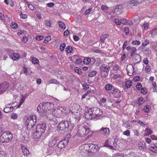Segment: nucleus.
Instances as JSON below:
<instances>
[{"mask_svg":"<svg viewBox=\"0 0 157 157\" xmlns=\"http://www.w3.org/2000/svg\"><path fill=\"white\" fill-rule=\"evenodd\" d=\"M98 132L102 135H107L110 134L109 129L107 127H102L100 130H98Z\"/></svg>","mask_w":157,"mask_h":157,"instance_id":"nucleus-13","label":"nucleus"},{"mask_svg":"<svg viewBox=\"0 0 157 157\" xmlns=\"http://www.w3.org/2000/svg\"><path fill=\"white\" fill-rule=\"evenodd\" d=\"M153 87L154 89V91H156L157 90V86L155 82H153L152 83Z\"/></svg>","mask_w":157,"mask_h":157,"instance_id":"nucleus-46","label":"nucleus"},{"mask_svg":"<svg viewBox=\"0 0 157 157\" xmlns=\"http://www.w3.org/2000/svg\"><path fill=\"white\" fill-rule=\"evenodd\" d=\"M91 112H92V118H95L97 117L101 116L102 114V110L97 107H94L91 108Z\"/></svg>","mask_w":157,"mask_h":157,"instance_id":"nucleus-7","label":"nucleus"},{"mask_svg":"<svg viewBox=\"0 0 157 157\" xmlns=\"http://www.w3.org/2000/svg\"><path fill=\"white\" fill-rule=\"evenodd\" d=\"M97 73V71H93L89 73L88 76L90 77H93Z\"/></svg>","mask_w":157,"mask_h":157,"instance_id":"nucleus-31","label":"nucleus"},{"mask_svg":"<svg viewBox=\"0 0 157 157\" xmlns=\"http://www.w3.org/2000/svg\"><path fill=\"white\" fill-rule=\"evenodd\" d=\"M109 69L110 67L109 66L101 65L100 67V74L101 76L104 78L107 77L108 75Z\"/></svg>","mask_w":157,"mask_h":157,"instance_id":"nucleus-6","label":"nucleus"},{"mask_svg":"<svg viewBox=\"0 0 157 157\" xmlns=\"http://www.w3.org/2000/svg\"><path fill=\"white\" fill-rule=\"evenodd\" d=\"M138 146L140 149H145L146 148V146L145 143L144 142H140Z\"/></svg>","mask_w":157,"mask_h":157,"instance_id":"nucleus-28","label":"nucleus"},{"mask_svg":"<svg viewBox=\"0 0 157 157\" xmlns=\"http://www.w3.org/2000/svg\"><path fill=\"white\" fill-rule=\"evenodd\" d=\"M54 106L53 104L49 102H42L40 103L37 107V111L40 113H43L51 109Z\"/></svg>","mask_w":157,"mask_h":157,"instance_id":"nucleus-1","label":"nucleus"},{"mask_svg":"<svg viewBox=\"0 0 157 157\" xmlns=\"http://www.w3.org/2000/svg\"><path fill=\"white\" fill-rule=\"evenodd\" d=\"M12 137V134L10 132H5L0 136V143L9 142L11 140Z\"/></svg>","mask_w":157,"mask_h":157,"instance_id":"nucleus-5","label":"nucleus"},{"mask_svg":"<svg viewBox=\"0 0 157 157\" xmlns=\"http://www.w3.org/2000/svg\"><path fill=\"white\" fill-rule=\"evenodd\" d=\"M82 63V60L80 59H76L75 60V63L76 64H81V63Z\"/></svg>","mask_w":157,"mask_h":157,"instance_id":"nucleus-61","label":"nucleus"},{"mask_svg":"<svg viewBox=\"0 0 157 157\" xmlns=\"http://www.w3.org/2000/svg\"><path fill=\"white\" fill-rule=\"evenodd\" d=\"M45 23L46 25L50 27H51L52 26V25L51 24V22L50 20H46L45 21Z\"/></svg>","mask_w":157,"mask_h":157,"instance_id":"nucleus-42","label":"nucleus"},{"mask_svg":"<svg viewBox=\"0 0 157 157\" xmlns=\"http://www.w3.org/2000/svg\"><path fill=\"white\" fill-rule=\"evenodd\" d=\"M151 108L149 105H147L145 106L144 108V109L145 112L148 113L150 111Z\"/></svg>","mask_w":157,"mask_h":157,"instance_id":"nucleus-37","label":"nucleus"},{"mask_svg":"<svg viewBox=\"0 0 157 157\" xmlns=\"http://www.w3.org/2000/svg\"><path fill=\"white\" fill-rule=\"evenodd\" d=\"M152 133V132L150 129L148 128L145 129L144 130V135L147 136H149Z\"/></svg>","mask_w":157,"mask_h":157,"instance_id":"nucleus-27","label":"nucleus"},{"mask_svg":"<svg viewBox=\"0 0 157 157\" xmlns=\"http://www.w3.org/2000/svg\"><path fill=\"white\" fill-rule=\"evenodd\" d=\"M132 85V82L130 80L127 81L126 82L125 84L123 86V87L124 90H127Z\"/></svg>","mask_w":157,"mask_h":157,"instance_id":"nucleus-21","label":"nucleus"},{"mask_svg":"<svg viewBox=\"0 0 157 157\" xmlns=\"http://www.w3.org/2000/svg\"><path fill=\"white\" fill-rule=\"evenodd\" d=\"M58 139L57 136H53L52 137V139L49 141L48 145L50 147H53L56 144Z\"/></svg>","mask_w":157,"mask_h":157,"instance_id":"nucleus-16","label":"nucleus"},{"mask_svg":"<svg viewBox=\"0 0 157 157\" xmlns=\"http://www.w3.org/2000/svg\"><path fill=\"white\" fill-rule=\"evenodd\" d=\"M54 5L55 4L53 2H50L46 4V5L48 7L51 8L53 7L54 6Z\"/></svg>","mask_w":157,"mask_h":157,"instance_id":"nucleus-53","label":"nucleus"},{"mask_svg":"<svg viewBox=\"0 0 157 157\" xmlns=\"http://www.w3.org/2000/svg\"><path fill=\"white\" fill-rule=\"evenodd\" d=\"M78 129V134L81 136H83L87 135L90 131L89 128H88L81 125L79 126Z\"/></svg>","mask_w":157,"mask_h":157,"instance_id":"nucleus-8","label":"nucleus"},{"mask_svg":"<svg viewBox=\"0 0 157 157\" xmlns=\"http://www.w3.org/2000/svg\"><path fill=\"white\" fill-rule=\"evenodd\" d=\"M127 71L128 74L130 76H132L134 71L133 66L131 64L128 65L127 67Z\"/></svg>","mask_w":157,"mask_h":157,"instance_id":"nucleus-15","label":"nucleus"},{"mask_svg":"<svg viewBox=\"0 0 157 157\" xmlns=\"http://www.w3.org/2000/svg\"><path fill=\"white\" fill-rule=\"evenodd\" d=\"M111 93L115 98H119L121 97V92L118 89H113L112 90Z\"/></svg>","mask_w":157,"mask_h":157,"instance_id":"nucleus-11","label":"nucleus"},{"mask_svg":"<svg viewBox=\"0 0 157 157\" xmlns=\"http://www.w3.org/2000/svg\"><path fill=\"white\" fill-rule=\"evenodd\" d=\"M123 134L127 136H129L130 135V132L129 130H126L123 132Z\"/></svg>","mask_w":157,"mask_h":157,"instance_id":"nucleus-57","label":"nucleus"},{"mask_svg":"<svg viewBox=\"0 0 157 157\" xmlns=\"http://www.w3.org/2000/svg\"><path fill=\"white\" fill-rule=\"evenodd\" d=\"M36 122V117L35 115H30L28 117L25 125L28 130H31L34 126Z\"/></svg>","mask_w":157,"mask_h":157,"instance_id":"nucleus-2","label":"nucleus"},{"mask_svg":"<svg viewBox=\"0 0 157 157\" xmlns=\"http://www.w3.org/2000/svg\"><path fill=\"white\" fill-rule=\"evenodd\" d=\"M51 40V37L50 36H47L44 40L43 42L45 43H48L49 41Z\"/></svg>","mask_w":157,"mask_h":157,"instance_id":"nucleus-43","label":"nucleus"},{"mask_svg":"<svg viewBox=\"0 0 157 157\" xmlns=\"http://www.w3.org/2000/svg\"><path fill=\"white\" fill-rule=\"evenodd\" d=\"M151 36H154L157 35V28L155 29L154 30L151 31L150 33Z\"/></svg>","mask_w":157,"mask_h":157,"instance_id":"nucleus-35","label":"nucleus"},{"mask_svg":"<svg viewBox=\"0 0 157 157\" xmlns=\"http://www.w3.org/2000/svg\"><path fill=\"white\" fill-rule=\"evenodd\" d=\"M113 78L114 79L121 78V76L119 74H117L113 75Z\"/></svg>","mask_w":157,"mask_h":157,"instance_id":"nucleus-52","label":"nucleus"},{"mask_svg":"<svg viewBox=\"0 0 157 157\" xmlns=\"http://www.w3.org/2000/svg\"><path fill=\"white\" fill-rule=\"evenodd\" d=\"M109 140H107L105 143V146H106L112 149H113V147L110 145L109 144Z\"/></svg>","mask_w":157,"mask_h":157,"instance_id":"nucleus-39","label":"nucleus"},{"mask_svg":"<svg viewBox=\"0 0 157 157\" xmlns=\"http://www.w3.org/2000/svg\"><path fill=\"white\" fill-rule=\"evenodd\" d=\"M148 24L147 23H144L143 25H141L142 28H143V27L144 29L145 30H147L148 29Z\"/></svg>","mask_w":157,"mask_h":157,"instance_id":"nucleus-49","label":"nucleus"},{"mask_svg":"<svg viewBox=\"0 0 157 157\" xmlns=\"http://www.w3.org/2000/svg\"><path fill=\"white\" fill-rule=\"evenodd\" d=\"M32 62L34 64H37L39 62V60L35 57H33L32 59Z\"/></svg>","mask_w":157,"mask_h":157,"instance_id":"nucleus-41","label":"nucleus"},{"mask_svg":"<svg viewBox=\"0 0 157 157\" xmlns=\"http://www.w3.org/2000/svg\"><path fill=\"white\" fill-rule=\"evenodd\" d=\"M12 59L14 60H16L19 59L20 57L19 54L18 53H13L11 55Z\"/></svg>","mask_w":157,"mask_h":157,"instance_id":"nucleus-23","label":"nucleus"},{"mask_svg":"<svg viewBox=\"0 0 157 157\" xmlns=\"http://www.w3.org/2000/svg\"><path fill=\"white\" fill-rule=\"evenodd\" d=\"M136 51V49L135 47H132L131 49V56H134V54Z\"/></svg>","mask_w":157,"mask_h":157,"instance_id":"nucleus-38","label":"nucleus"},{"mask_svg":"<svg viewBox=\"0 0 157 157\" xmlns=\"http://www.w3.org/2000/svg\"><path fill=\"white\" fill-rule=\"evenodd\" d=\"M66 44L65 43H63L61 44L59 47V49L60 51L61 52L63 51L64 50Z\"/></svg>","mask_w":157,"mask_h":157,"instance_id":"nucleus-33","label":"nucleus"},{"mask_svg":"<svg viewBox=\"0 0 157 157\" xmlns=\"http://www.w3.org/2000/svg\"><path fill=\"white\" fill-rule=\"evenodd\" d=\"M91 108H87L85 110V117L88 119H91L92 118V112H91Z\"/></svg>","mask_w":157,"mask_h":157,"instance_id":"nucleus-14","label":"nucleus"},{"mask_svg":"<svg viewBox=\"0 0 157 157\" xmlns=\"http://www.w3.org/2000/svg\"><path fill=\"white\" fill-rule=\"evenodd\" d=\"M46 125L45 123L38 124L36 127V131L34 133V136L35 138H39L44 133L46 128Z\"/></svg>","mask_w":157,"mask_h":157,"instance_id":"nucleus-3","label":"nucleus"},{"mask_svg":"<svg viewBox=\"0 0 157 157\" xmlns=\"http://www.w3.org/2000/svg\"><path fill=\"white\" fill-rule=\"evenodd\" d=\"M101 9L102 10L106 11L108 10L109 7L106 6L102 5L101 6Z\"/></svg>","mask_w":157,"mask_h":157,"instance_id":"nucleus-58","label":"nucleus"},{"mask_svg":"<svg viewBox=\"0 0 157 157\" xmlns=\"http://www.w3.org/2000/svg\"><path fill=\"white\" fill-rule=\"evenodd\" d=\"M144 100L143 98L140 97L139 98L138 100V105H142L144 102Z\"/></svg>","mask_w":157,"mask_h":157,"instance_id":"nucleus-29","label":"nucleus"},{"mask_svg":"<svg viewBox=\"0 0 157 157\" xmlns=\"http://www.w3.org/2000/svg\"><path fill=\"white\" fill-rule=\"evenodd\" d=\"M122 7L121 5H117L113 10V13L117 15H120L122 12Z\"/></svg>","mask_w":157,"mask_h":157,"instance_id":"nucleus-12","label":"nucleus"},{"mask_svg":"<svg viewBox=\"0 0 157 157\" xmlns=\"http://www.w3.org/2000/svg\"><path fill=\"white\" fill-rule=\"evenodd\" d=\"M58 23L59 26L62 29H64L65 28V24L63 22L60 21L58 22Z\"/></svg>","mask_w":157,"mask_h":157,"instance_id":"nucleus-45","label":"nucleus"},{"mask_svg":"<svg viewBox=\"0 0 157 157\" xmlns=\"http://www.w3.org/2000/svg\"><path fill=\"white\" fill-rule=\"evenodd\" d=\"M74 71L78 74H81L82 73L81 70L78 67H75L74 69Z\"/></svg>","mask_w":157,"mask_h":157,"instance_id":"nucleus-40","label":"nucleus"},{"mask_svg":"<svg viewBox=\"0 0 157 157\" xmlns=\"http://www.w3.org/2000/svg\"><path fill=\"white\" fill-rule=\"evenodd\" d=\"M44 39V36H37L36 37V40L38 41L43 40Z\"/></svg>","mask_w":157,"mask_h":157,"instance_id":"nucleus-48","label":"nucleus"},{"mask_svg":"<svg viewBox=\"0 0 157 157\" xmlns=\"http://www.w3.org/2000/svg\"><path fill=\"white\" fill-rule=\"evenodd\" d=\"M141 92L143 94H146L147 93L146 88L144 89L143 88H141Z\"/></svg>","mask_w":157,"mask_h":157,"instance_id":"nucleus-63","label":"nucleus"},{"mask_svg":"<svg viewBox=\"0 0 157 157\" xmlns=\"http://www.w3.org/2000/svg\"><path fill=\"white\" fill-rule=\"evenodd\" d=\"M20 16L21 18L23 19H25L27 17V15L26 14H23L22 13L20 14Z\"/></svg>","mask_w":157,"mask_h":157,"instance_id":"nucleus-59","label":"nucleus"},{"mask_svg":"<svg viewBox=\"0 0 157 157\" xmlns=\"http://www.w3.org/2000/svg\"><path fill=\"white\" fill-rule=\"evenodd\" d=\"M71 123L70 122L65 120L61 121L57 126V130L62 133L67 131L70 127Z\"/></svg>","mask_w":157,"mask_h":157,"instance_id":"nucleus-4","label":"nucleus"},{"mask_svg":"<svg viewBox=\"0 0 157 157\" xmlns=\"http://www.w3.org/2000/svg\"><path fill=\"white\" fill-rule=\"evenodd\" d=\"M114 21L116 25H121L120 19H114Z\"/></svg>","mask_w":157,"mask_h":157,"instance_id":"nucleus-54","label":"nucleus"},{"mask_svg":"<svg viewBox=\"0 0 157 157\" xmlns=\"http://www.w3.org/2000/svg\"><path fill=\"white\" fill-rule=\"evenodd\" d=\"M9 86L8 82H4L0 84V94L4 92Z\"/></svg>","mask_w":157,"mask_h":157,"instance_id":"nucleus-10","label":"nucleus"},{"mask_svg":"<svg viewBox=\"0 0 157 157\" xmlns=\"http://www.w3.org/2000/svg\"><path fill=\"white\" fill-rule=\"evenodd\" d=\"M139 19V16L137 15H135L133 18V21L136 22Z\"/></svg>","mask_w":157,"mask_h":157,"instance_id":"nucleus-62","label":"nucleus"},{"mask_svg":"<svg viewBox=\"0 0 157 157\" xmlns=\"http://www.w3.org/2000/svg\"><path fill=\"white\" fill-rule=\"evenodd\" d=\"M120 19V22H121V24L123 25L126 24V23L127 22V20L125 19Z\"/></svg>","mask_w":157,"mask_h":157,"instance_id":"nucleus-51","label":"nucleus"},{"mask_svg":"<svg viewBox=\"0 0 157 157\" xmlns=\"http://www.w3.org/2000/svg\"><path fill=\"white\" fill-rule=\"evenodd\" d=\"M109 37V35L107 34H103L100 36V40L102 43H104L105 42V39H108Z\"/></svg>","mask_w":157,"mask_h":157,"instance_id":"nucleus-19","label":"nucleus"},{"mask_svg":"<svg viewBox=\"0 0 157 157\" xmlns=\"http://www.w3.org/2000/svg\"><path fill=\"white\" fill-rule=\"evenodd\" d=\"M21 149L24 154V155L27 156L29 154V151L25 147L22 146H21Z\"/></svg>","mask_w":157,"mask_h":157,"instance_id":"nucleus-22","label":"nucleus"},{"mask_svg":"<svg viewBox=\"0 0 157 157\" xmlns=\"http://www.w3.org/2000/svg\"><path fill=\"white\" fill-rule=\"evenodd\" d=\"M25 98L24 96H22V98L21 99L20 102H19L20 104L18 105V106L17 107V108H19L20 107L22 103L24 102L25 100Z\"/></svg>","mask_w":157,"mask_h":157,"instance_id":"nucleus-44","label":"nucleus"},{"mask_svg":"<svg viewBox=\"0 0 157 157\" xmlns=\"http://www.w3.org/2000/svg\"><path fill=\"white\" fill-rule=\"evenodd\" d=\"M151 69L150 67L148 65H147L145 67V71L147 72H148L150 71Z\"/></svg>","mask_w":157,"mask_h":157,"instance_id":"nucleus-56","label":"nucleus"},{"mask_svg":"<svg viewBox=\"0 0 157 157\" xmlns=\"http://www.w3.org/2000/svg\"><path fill=\"white\" fill-rule=\"evenodd\" d=\"M73 48L71 46H68L65 49V51L67 53H71L73 51Z\"/></svg>","mask_w":157,"mask_h":157,"instance_id":"nucleus-26","label":"nucleus"},{"mask_svg":"<svg viewBox=\"0 0 157 157\" xmlns=\"http://www.w3.org/2000/svg\"><path fill=\"white\" fill-rule=\"evenodd\" d=\"M65 110V109L63 107H59V108H58L57 109V111H56V112H57L58 113H61L62 112H64Z\"/></svg>","mask_w":157,"mask_h":157,"instance_id":"nucleus-30","label":"nucleus"},{"mask_svg":"<svg viewBox=\"0 0 157 157\" xmlns=\"http://www.w3.org/2000/svg\"><path fill=\"white\" fill-rule=\"evenodd\" d=\"M113 87L114 86L110 84H108L105 85V88L106 90L109 91L112 90Z\"/></svg>","mask_w":157,"mask_h":157,"instance_id":"nucleus-25","label":"nucleus"},{"mask_svg":"<svg viewBox=\"0 0 157 157\" xmlns=\"http://www.w3.org/2000/svg\"><path fill=\"white\" fill-rule=\"evenodd\" d=\"M15 106H13L12 105H11V104H9L7 105L6 106L4 109V111L6 113L10 112L11 111H12L13 108Z\"/></svg>","mask_w":157,"mask_h":157,"instance_id":"nucleus-17","label":"nucleus"},{"mask_svg":"<svg viewBox=\"0 0 157 157\" xmlns=\"http://www.w3.org/2000/svg\"><path fill=\"white\" fill-rule=\"evenodd\" d=\"M149 43L148 40H145L142 44V45L143 46L145 47L147 46Z\"/></svg>","mask_w":157,"mask_h":157,"instance_id":"nucleus-55","label":"nucleus"},{"mask_svg":"<svg viewBox=\"0 0 157 157\" xmlns=\"http://www.w3.org/2000/svg\"><path fill=\"white\" fill-rule=\"evenodd\" d=\"M71 137V135L70 134H67L65 137V139L64 140H63V141H65L67 142V144L68 142L69 141V139Z\"/></svg>","mask_w":157,"mask_h":157,"instance_id":"nucleus-34","label":"nucleus"},{"mask_svg":"<svg viewBox=\"0 0 157 157\" xmlns=\"http://www.w3.org/2000/svg\"><path fill=\"white\" fill-rule=\"evenodd\" d=\"M11 27L13 29H16L17 28V24L14 22H12L11 25Z\"/></svg>","mask_w":157,"mask_h":157,"instance_id":"nucleus-50","label":"nucleus"},{"mask_svg":"<svg viewBox=\"0 0 157 157\" xmlns=\"http://www.w3.org/2000/svg\"><path fill=\"white\" fill-rule=\"evenodd\" d=\"M140 42L139 40H136L133 41L132 42V44L133 45H139L140 44Z\"/></svg>","mask_w":157,"mask_h":157,"instance_id":"nucleus-47","label":"nucleus"},{"mask_svg":"<svg viewBox=\"0 0 157 157\" xmlns=\"http://www.w3.org/2000/svg\"><path fill=\"white\" fill-rule=\"evenodd\" d=\"M67 144L65 141H63V140H61L58 143L57 146L58 148L60 149H62L65 147V146L67 145Z\"/></svg>","mask_w":157,"mask_h":157,"instance_id":"nucleus-18","label":"nucleus"},{"mask_svg":"<svg viewBox=\"0 0 157 157\" xmlns=\"http://www.w3.org/2000/svg\"><path fill=\"white\" fill-rule=\"evenodd\" d=\"M91 59L89 58H86L84 59L83 63L86 64L89 63L91 62Z\"/></svg>","mask_w":157,"mask_h":157,"instance_id":"nucleus-36","label":"nucleus"},{"mask_svg":"<svg viewBox=\"0 0 157 157\" xmlns=\"http://www.w3.org/2000/svg\"><path fill=\"white\" fill-rule=\"evenodd\" d=\"M134 56L135 59V61L137 63H138L141 61V57L140 55L138 54H135Z\"/></svg>","mask_w":157,"mask_h":157,"instance_id":"nucleus-24","label":"nucleus"},{"mask_svg":"<svg viewBox=\"0 0 157 157\" xmlns=\"http://www.w3.org/2000/svg\"><path fill=\"white\" fill-rule=\"evenodd\" d=\"M29 8L31 10H33L34 9V6L32 4H29V3H28V5Z\"/></svg>","mask_w":157,"mask_h":157,"instance_id":"nucleus-60","label":"nucleus"},{"mask_svg":"<svg viewBox=\"0 0 157 157\" xmlns=\"http://www.w3.org/2000/svg\"><path fill=\"white\" fill-rule=\"evenodd\" d=\"M85 147L87 148L89 147L90 148V151L91 152L93 153H95L96 152H98L100 148V147H98L97 145L95 144H89L85 145Z\"/></svg>","mask_w":157,"mask_h":157,"instance_id":"nucleus-9","label":"nucleus"},{"mask_svg":"<svg viewBox=\"0 0 157 157\" xmlns=\"http://www.w3.org/2000/svg\"><path fill=\"white\" fill-rule=\"evenodd\" d=\"M83 89L85 90H87L89 88L88 86L86 83L84 84L82 86Z\"/></svg>","mask_w":157,"mask_h":157,"instance_id":"nucleus-64","label":"nucleus"},{"mask_svg":"<svg viewBox=\"0 0 157 157\" xmlns=\"http://www.w3.org/2000/svg\"><path fill=\"white\" fill-rule=\"evenodd\" d=\"M149 150L151 151L157 153V147L155 144H151L149 145Z\"/></svg>","mask_w":157,"mask_h":157,"instance_id":"nucleus-20","label":"nucleus"},{"mask_svg":"<svg viewBox=\"0 0 157 157\" xmlns=\"http://www.w3.org/2000/svg\"><path fill=\"white\" fill-rule=\"evenodd\" d=\"M48 83L49 84L54 83L57 84L59 83V82L57 80L54 79H52L49 80L48 81Z\"/></svg>","mask_w":157,"mask_h":157,"instance_id":"nucleus-32","label":"nucleus"}]
</instances>
